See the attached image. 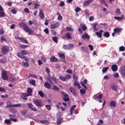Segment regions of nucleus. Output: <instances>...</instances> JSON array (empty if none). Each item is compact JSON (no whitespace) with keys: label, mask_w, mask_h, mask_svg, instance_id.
<instances>
[{"label":"nucleus","mask_w":125,"mask_h":125,"mask_svg":"<svg viewBox=\"0 0 125 125\" xmlns=\"http://www.w3.org/2000/svg\"><path fill=\"white\" fill-rule=\"evenodd\" d=\"M80 83L82 84V85L85 89H87V88L86 85L84 83H83V82H81Z\"/></svg>","instance_id":"3c124183"},{"label":"nucleus","mask_w":125,"mask_h":125,"mask_svg":"<svg viewBox=\"0 0 125 125\" xmlns=\"http://www.w3.org/2000/svg\"><path fill=\"white\" fill-rule=\"evenodd\" d=\"M121 72V74L122 77L125 78V69H121L120 70V72Z\"/></svg>","instance_id":"f8f14e48"},{"label":"nucleus","mask_w":125,"mask_h":125,"mask_svg":"<svg viewBox=\"0 0 125 125\" xmlns=\"http://www.w3.org/2000/svg\"><path fill=\"white\" fill-rule=\"evenodd\" d=\"M125 50V47L123 46H121L119 47V50L120 51H124Z\"/></svg>","instance_id":"4c0bfd02"},{"label":"nucleus","mask_w":125,"mask_h":125,"mask_svg":"<svg viewBox=\"0 0 125 125\" xmlns=\"http://www.w3.org/2000/svg\"><path fill=\"white\" fill-rule=\"evenodd\" d=\"M21 105L20 104H17L13 105V107H20L21 106Z\"/></svg>","instance_id":"603ef678"},{"label":"nucleus","mask_w":125,"mask_h":125,"mask_svg":"<svg viewBox=\"0 0 125 125\" xmlns=\"http://www.w3.org/2000/svg\"><path fill=\"white\" fill-rule=\"evenodd\" d=\"M27 104L28 105V106L29 108L31 109L32 107H33V105L32 104L28 103H27Z\"/></svg>","instance_id":"69168bd1"},{"label":"nucleus","mask_w":125,"mask_h":125,"mask_svg":"<svg viewBox=\"0 0 125 125\" xmlns=\"http://www.w3.org/2000/svg\"><path fill=\"white\" fill-rule=\"evenodd\" d=\"M122 30L121 28L117 27L114 29V31H121Z\"/></svg>","instance_id":"473e14b6"},{"label":"nucleus","mask_w":125,"mask_h":125,"mask_svg":"<svg viewBox=\"0 0 125 125\" xmlns=\"http://www.w3.org/2000/svg\"><path fill=\"white\" fill-rule=\"evenodd\" d=\"M30 83L34 86H35V81L34 80H30L29 81Z\"/></svg>","instance_id":"bb28decb"},{"label":"nucleus","mask_w":125,"mask_h":125,"mask_svg":"<svg viewBox=\"0 0 125 125\" xmlns=\"http://www.w3.org/2000/svg\"><path fill=\"white\" fill-rule=\"evenodd\" d=\"M10 118L9 119H5L4 121L7 124L9 125L10 124L11 121Z\"/></svg>","instance_id":"5701e85b"},{"label":"nucleus","mask_w":125,"mask_h":125,"mask_svg":"<svg viewBox=\"0 0 125 125\" xmlns=\"http://www.w3.org/2000/svg\"><path fill=\"white\" fill-rule=\"evenodd\" d=\"M82 38L83 39L86 38L87 39H89L90 38V36L86 33H85L82 37Z\"/></svg>","instance_id":"9b49d317"},{"label":"nucleus","mask_w":125,"mask_h":125,"mask_svg":"<svg viewBox=\"0 0 125 125\" xmlns=\"http://www.w3.org/2000/svg\"><path fill=\"white\" fill-rule=\"evenodd\" d=\"M34 5L35 6L34 7V8L35 9H36L38 7H39L40 6L39 4H38L37 3H35L34 4Z\"/></svg>","instance_id":"09e8293b"},{"label":"nucleus","mask_w":125,"mask_h":125,"mask_svg":"<svg viewBox=\"0 0 125 125\" xmlns=\"http://www.w3.org/2000/svg\"><path fill=\"white\" fill-rule=\"evenodd\" d=\"M44 85L46 88L48 89H50L51 88V85L48 82H45L44 84Z\"/></svg>","instance_id":"1a4fd4ad"},{"label":"nucleus","mask_w":125,"mask_h":125,"mask_svg":"<svg viewBox=\"0 0 125 125\" xmlns=\"http://www.w3.org/2000/svg\"><path fill=\"white\" fill-rule=\"evenodd\" d=\"M65 5L64 2L63 1H61L59 4V6H64Z\"/></svg>","instance_id":"13d9d810"},{"label":"nucleus","mask_w":125,"mask_h":125,"mask_svg":"<svg viewBox=\"0 0 125 125\" xmlns=\"http://www.w3.org/2000/svg\"><path fill=\"white\" fill-rule=\"evenodd\" d=\"M66 31H74L72 27H67L66 29Z\"/></svg>","instance_id":"cd10ccee"},{"label":"nucleus","mask_w":125,"mask_h":125,"mask_svg":"<svg viewBox=\"0 0 125 125\" xmlns=\"http://www.w3.org/2000/svg\"><path fill=\"white\" fill-rule=\"evenodd\" d=\"M46 108L47 110H50L51 106L50 105H46Z\"/></svg>","instance_id":"e2e57ef3"},{"label":"nucleus","mask_w":125,"mask_h":125,"mask_svg":"<svg viewBox=\"0 0 125 125\" xmlns=\"http://www.w3.org/2000/svg\"><path fill=\"white\" fill-rule=\"evenodd\" d=\"M104 35L106 37H108L109 36V34L108 32H106L104 33Z\"/></svg>","instance_id":"e433bc0d"},{"label":"nucleus","mask_w":125,"mask_h":125,"mask_svg":"<svg viewBox=\"0 0 125 125\" xmlns=\"http://www.w3.org/2000/svg\"><path fill=\"white\" fill-rule=\"evenodd\" d=\"M17 55L19 57L21 58H24V55H23L22 53L20 52L17 53Z\"/></svg>","instance_id":"412c9836"},{"label":"nucleus","mask_w":125,"mask_h":125,"mask_svg":"<svg viewBox=\"0 0 125 125\" xmlns=\"http://www.w3.org/2000/svg\"><path fill=\"white\" fill-rule=\"evenodd\" d=\"M19 25L21 27H22L24 26V25H25L22 22H20L19 24Z\"/></svg>","instance_id":"774afa93"},{"label":"nucleus","mask_w":125,"mask_h":125,"mask_svg":"<svg viewBox=\"0 0 125 125\" xmlns=\"http://www.w3.org/2000/svg\"><path fill=\"white\" fill-rule=\"evenodd\" d=\"M91 2L89 0H88L87 1H85L83 3V5L84 6H87Z\"/></svg>","instance_id":"a878e982"},{"label":"nucleus","mask_w":125,"mask_h":125,"mask_svg":"<svg viewBox=\"0 0 125 125\" xmlns=\"http://www.w3.org/2000/svg\"><path fill=\"white\" fill-rule=\"evenodd\" d=\"M124 16V15H122V17H114V18L115 20H117L118 21H120L123 19Z\"/></svg>","instance_id":"6ab92c4d"},{"label":"nucleus","mask_w":125,"mask_h":125,"mask_svg":"<svg viewBox=\"0 0 125 125\" xmlns=\"http://www.w3.org/2000/svg\"><path fill=\"white\" fill-rule=\"evenodd\" d=\"M21 52L22 54L26 55L28 53V52L26 50H22L21 51Z\"/></svg>","instance_id":"a18cd8bd"},{"label":"nucleus","mask_w":125,"mask_h":125,"mask_svg":"<svg viewBox=\"0 0 125 125\" xmlns=\"http://www.w3.org/2000/svg\"><path fill=\"white\" fill-rule=\"evenodd\" d=\"M103 97V95L101 94L98 93L94 95L93 96V98L96 99H101Z\"/></svg>","instance_id":"423d86ee"},{"label":"nucleus","mask_w":125,"mask_h":125,"mask_svg":"<svg viewBox=\"0 0 125 125\" xmlns=\"http://www.w3.org/2000/svg\"><path fill=\"white\" fill-rule=\"evenodd\" d=\"M1 77L2 78V79L3 80H8V77L6 71H4L2 72Z\"/></svg>","instance_id":"7ed1b4c3"},{"label":"nucleus","mask_w":125,"mask_h":125,"mask_svg":"<svg viewBox=\"0 0 125 125\" xmlns=\"http://www.w3.org/2000/svg\"><path fill=\"white\" fill-rule=\"evenodd\" d=\"M52 40L55 42H57V38L56 37H54L52 38Z\"/></svg>","instance_id":"4d7b16f0"},{"label":"nucleus","mask_w":125,"mask_h":125,"mask_svg":"<svg viewBox=\"0 0 125 125\" xmlns=\"http://www.w3.org/2000/svg\"><path fill=\"white\" fill-rule=\"evenodd\" d=\"M22 64L23 65L24 67H28L29 65L28 63L27 62H22Z\"/></svg>","instance_id":"c03bdc74"},{"label":"nucleus","mask_w":125,"mask_h":125,"mask_svg":"<svg viewBox=\"0 0 125 125\" xmlns=\"http://www.w3.org/2000/svg\"><path fill=\"white\" fill-rule=\"evenodd\" d=\"M60 24V23L59 22H58L54 24L51 25H50V27L51 29H54L58 26Z\"/></svg>","instance_id":"0eeeda50"},{"label":"nucleus","mask_w":125,"mask_h":125,"mask_svg":"<svg viewBox=\"0 0 125 125\" xmlns=\"http://www.w3.org/2000/svg\"><path fill=\"white\" fill-rule=\"evenodd\" d=\"M115 13L117 15H118L121 14V13L120 12V10L119 9H116Z\"/></svg>","instance_id":"72a5a7b5"},{"label":"nucleus","mask_w":125,"mask_h":125,"mask_svg":"<svg viewBox=\"0 0 125 125\" xmlns=\"http://www.w3.org/2000/svg\"><path fill=\"white\" fill-rule=\"evenodd\" d=\"M27 111L26 110H24L21 112V114L22 115H24L27 113Z\"/></svg>","instance_id":"ea45409f"},{"label":"nucleus","mask_w":125,"mask_h":125,"mask_svg":"<svg viewBox=\"0 0 125 125\" xmlns=\"http://www.w3.org/2000/svg\"><path fill=\"white\" fill-rule=\"evenodd\" d=\"M62 16L61 15H58L57 18V19L58 20L61 21L62 20Z\"/></svg>","instance_id":"bf43d9fd"},{"label":"nucleus","mask_w":125,"mask_h":125,"mask_svg":"<svg viewBox=\"0 0 125 125\" xmlns=\"http://www.w3.org/2000/svg\"><path fill=\"white\" fill-rule=\"evenodd\" d=\"M74 81V83L73 84V85L74 86H78L79 85H80V83L77 82V80H75Z\"/></svg>","instance_id":"7c9ffc66"},{"label":"nucleus","mask_w":125,"mask_h":125,"mask_svg":"<svg viewBox=\"0 0 125 125\" xmlns=\"http://www.w3.org/2000/svg\"><path fill=\"white\" fill-rule=\"evenodd\" d=\"M24 11L25 13H30L29 10L27 8H25L24 9Z\"/></svg>","instance_id":"79ce46f5"},{"label":"nucleus","mask_w":125,"mask_h":125,"mask_svg":"<svg viewBox=\"0 0 125 125\" xmlns=\"http://www.w3.org/2000/svg\"><path fill=\"white\" fill-rule=\"evenodd\" d=\"M33 102L38 107H40L42 106V102L41 100H35L33 101Z\"/></svg>","instance_id":"20e7f679"},{"label":"nucleus","mask_w":125,"mask_h":125,"mask_svg":"<svg viewBox=\"0 0 125 125\" xmlns=\"http://www.w3.org/2000/svg\"><path fill=\"white\" fill-rule=\"evenodd\" d=\"M39 15L40 18L42 19H43L44 17V15L43 13H39Z\"/></svg>","instance_id":"49530a36"},{"label":"nucleus","mask_w":125,"mask_h":125,"mask_svg":"<svg viewBox=\"0 0 125 125\" xmlns=\"http://www.w3.org/2000/svg\"><path fill=\"white\" fill-rule=\"evenodd\" d=\"M76 106L75 105L73 106L71 108L70 110V113L69 114L70 115H72L73 113V110H74V108Z\"/></svg>","instance_id":"ddd939ff"},{"label":"nucleus","mask_w":125,"mask_h":125,"mask_svg":"<svg viewBox=\"0 0 125 125\" xmlns=\"http://www.w3.org/2000/svg\"><path fill=\"white\" fill-rule=\"evenodd\" d=\"M81 50L85 52L86 51V48L85 46H82Z\"/></svg>","instance_id":"0e129e2a"},{"label":"nucleus","mask_w":125,"mask_h":125,"mask_svg":"<svg viewBox=\"0 0 125 125\" xmlns=\"http://www.w3.org/2000/svg\"><path fill=\"white\" fill-rule=\"evenodd\" d=\"M69 90L74 95L76 96L77 95V94L75 92V89L72 87H70L69 88Z\"/></svg>","instance_id":"6e6552de"},{"label":"nucleus","mask_w":125,"mask_h":125,"mask_svg":"<svg viewBox=\"0 0 125 125\" xmlns=\"http://www.w3.org/2000/svg\"><path fill=\"white\" fill-rule=\"evenodd\" d=\"M80 92L82 94H83L85 93L86 90L84 89H81L80 90Z\"/></svg>","instance_id":"c9c22d12"},{"label":"nucleus","mask_w":125,"mask_h":125,"mask_svg":"<svg viewBox=\"0 0 125 125\" xmlns=\"http://www.w3.org/2000/svg\"><path fill=\"white\" fill-rule=\"evenodd\" d=\"M32 92V89L30 87L28 88L27 89V92L28 93L31 94Z\"/></svg>","instance_id":"c756f323"},{"label":"nucleus","mask_w":125,"mask_h":125,"mask_svg":"<svg viewBox=\"0 0 125 125\" xmlns=\"http://www.w3.org/2000/svg\"><path fill=\"white\" fill-rule=\"evenodd\" d=\"M50 60L52 62H54V61L56 62L58 61L57 59L54 56L52 57L50 59Z\"/></svg>","instance_id":"a211bd4d"},{"label":"nucleus","mask_w":125,"mask_h":125,"mask_svg":"<svg viewBox=\"0 0 125 125\" xmlns=\"http://www.w3.org/2000/svg\"><path fill=\"white\" fill-rule=\"evenodd\" d=\"M110 106L111 107H114L115 106V102L114 101H112L110 103Z\"/></svg>","instance_id":"393cba45"},{"label":"nucleus","mask_w":125,"mask_h":125,"mask_svg":"<svg viewBox=\"0 0 125 125\" xmlns=\"http://www.w3.org/2000/svg\"><path fill=\"white\" fill-rule=\"evenodd\" d=\"M62 96L64 97L63 98V100L65 101H68L70 100L68 97V95L66 94H65L63 91H62L61 92Z\"/></svg>","instance_id":"f03ea898"},{"label":"nucleus","mask_w":125,"mask_h":125,"mask_svg":"<svg viewBox=\"0 0 125 125\" xmlns=\"http://www.w3.org/2000/svg\"><path fill=\"white\" fill-rule=\"evenodd\" d=\"M68 50H70V49H73V48L74 45L73 44H70L68 45Z\"/></svg>","instance_id":"dca6fc26"},{"label":"nucleus","mask_w":125,"mask_h":125,"mask_svg":"<svg viewBox=\"0 0 125 125\" xmlns=\"http://www.w3.org/2000/svg\"><path fill=\"white\" fill-rule=\"evenodd\" d=\"M59 78L63 81H65L66 80L65 78L61 76H60L59 77Z\"/></svg>","instance_id":"8fccbe9b"},{"label":"nucleus","mask_w":125,"mask_h":125,"mask_svg":"<svg viewBox=\"0 0 125 125\" xmlns=\"http://www.w3.org/2000/svg\"><path fill=\"white\" fill-rule=\"evenodd\" d=\"M23 29L25 31H29L28 27L26 25H25L23 26Z\"/></svg>","instance_id":"2f4dec72"},{"label":"nucleus","mask_w":125,"mask_h":125,"mask_svg":"<svg viewBox=\"0 0 125 125\" xmlns=\"http://www.w3.org/2000/svg\"><path fill=\"white\" fill-rule=\"evenodd\" d=\"M63 48L64 49H65L66 50H68V45L67 46L66 45H64L63 47Z\"/></svg>","instance_id":"338daca9"},{"label":"nucleus","mask_w":125,"mask_h":125,"mask_svg":"<svg viewBox=\"0 0 125 125\" xmlns=\"http://www.w3.org/2000/svg\"><path fill=\"white\" fill-rule=\"evenodd\" d=\"M36 22L34 20H33V21H31L30 20L29 21V23L31 25H32V24L34 23H35Z\"/></svg>","instance_id":"864d4df0"},{"label":"nucleus","mask_w":125,"mask_h":125,"mask_svg":"<svg viewBox=\"0 0 125 125\" xmlns=\"http://www.w3.org/2000/svg\"><path fill=\"white\" fill-rule=\"evenodd\" d=\"M94 19V17L93 16H90L89 18V20L90 21H91L93 20Z\"/></svg>","instance_id":"680f3d73"},{"label":"nucleus","mask_w":125,"mask_h":125,"mask_svg":"<svg viewBox=\"0 0 125 125\" xmlns=\"http://www.w3.org/2000/svg\"><path fill=\"white\" fill-rule=\"evenodd\" d=\"M80 27L83 31H85L87 29V27L85 26L84 24H81Z\"/></svg>","instance_id":"4468645a"},{"label":"nucleus","mask_w":125,"mask_h":125,"mask_svg":"<svg viewBox=\"0 0 125 125\" xmlns=\"http://www.w3.org/2000/svg\"><path fill=\"white\" fill-rule=\"evenodd\" d=\"M62 119V118L59 117L57 120V123L58 125H60L61 123V121Z\"/></svg>","instance_id":"b1692460"},{"label":"nucleus","mask_w":125,"mask_h":125,"mask_svg":"<svg viewBox=\"0 0 125 125\" xmlns=\"http://www.w3.org/2000/svg\"><path fill=\"white\" fill-rule=\"evenodd\" d=\"M42 60L44 62H45L46 61V59L45 57H42Z\"/></svg>","instance_id":"052dcab7"},{"label":"nucleus","mask_w":125,"mask_h":125,"mask_svg":"<svg viewBox=\"0 0 125 125\" xmlns=\"http://www.w3.org/2000/svg\"><path fill=\"white\" fill-rule=\"evenodd\" d=\"M21 98L25 100H27V97L25 95V94L24 93L22 94V95L21 96Z\"/></svg>","instance_id":"c85d7f7f"},{"label":"nucleus","mask_w":125,"mask_h":125,"mask_svg":"<svg viewBox=\"0 0 125 125\" xmlns=\"http://www.w3.org/2000/svg\"><path fill=\"white\" fill-rule=\"evenodd\" d=\"M38 94L42 97H43L44 96V94L42 91H39L38 92Z\"/></svg>","instance_id":"58836bf2"},{"label":"nucleus","mask_w":125,"mask_h":125,"mask_svg":"<svg viewBox=\"0 0 125 125\" xmlns=\"http://www.w3.org/2000/svg\"><path fill=\"white\" fill-rule=\"evenodd\" d=\"M40 122L42 123L43 124L45 123V122H46V124H47L48 123V122L47 121L45 120H41L40 121Z\"/></svg>","instance_id":"6e6d98bb"},{"label":"nucleus","mask_w":125,"mask_h":125,"mask_svg":"<svg viewBox=\"0 0 125 125\" xmlns=\"http://www.w3.org/2000/svg\"><path fill=\"white\" fill-rule=\"evenodd\" d=\"M103 32H96V35L98 37L100 38L102 36V33Z\"/></svg>","instance_id":"aec40b11"},{"label":"nucleus","mask_w":125,"mask_h":125,"mask_svg":"<svg viewBox=\"0 0 125 125\" xmlns=\"http://www.w3.org/2000/svg\"><path fill=\"white\" fill-rule=\"evenodd\" d=\"M52 89L56 91H59V88L55 85H53V87Z\"/></svg>","instance_id":"4be33fe9"},{"label":"nucleus","mask_w":125,"mask_h":125,"mask_svg":"<svg viewBox=\"0 0 125 125\" xmlns=\"http://www.w3.org/2000/svg\"><path fill=\"white\" fill-rule=\"evenodd\" d=\"M59 56L62 59L64 60L65 59V56L63 54H59Z\"/></svg>","instance_id":"f704fd0d"},{"label":"nucleus","mask_w":125,"mask_h":125,"mask_svg":"<svg viewBox=\"0 0 125 125\" xmlns=\"http://www.w3.org/2000/svg\"><path fill=\"white\" fill-rule=\"evenodd\" d=\"M111 88L114 91H116L117 89V87L114 84H112L111 85Z\"/></svg>","instance_id":"f3484780"},{"label":"nucleus","mask_w":125,"mask_h":125,"mask_svg":"<svg viewBox=\"0 0 125 125\" xmlns=\"http://www.w3.org/2000/svg\"><path fill=\"white\" fill-rule=\"evenodd\" d=\"M62 38L63 39L66 38L70 40L71 39H72L71 34L68 32L66 34H64Z\"/></svg>","instance_id":"39448f33"},{"label":"nucleus","mask_w":125,"mask_h":125,"mask_svg":"<svg viewBox=\"0 0 125 125\" xmlns=\"http://www.w3.org/2000/svg\"><path fill=\"white\" fill-rule=\"evenodd\" d=\"M111 69L113 71H115L117 70V66L116 64H113L111 66Z\"/></svg>","instance_id":"9d476101"},{"label":"nucleus","mask_w":125,"mask_h":125,"mask_svg":"<svg viewBox=\"0 0 125 125\" xmlns=\"http://www.w3.org/2000/svg\"><path fill=\"white\" fill-rule=\"evenodd\" d=\"M1 51L3 54L5 55L9 52V49L8 46H3L1 48Z\"/></svg>","instance_id":"f257e3e1"},{"label":"nucleus","mask_w":125,"mask_h":125,"mask_svg":"<svg viewBox=\"0 0 125 125\" xmlns=\"http://www.w3.org/2000/svg\"><path fill=\"white\" fill-rule=\"evenodd\" d=\"M5 14L4 12L2 11H0V17H5Z\"/></svg>","instance_id":"de8ad7c7"},{"label":"nucleus","mask_w":125,"mask_h":125,"mask_svg":"<svg viewBox=\"0 0 125 125\" xmlns=\"http://www.w3.org/2000/svg\"><path fill=\"white\" fill-rule=\"evenodd\" d=\"M81 10V9L80 8L77 7L75 9V10L76 12H77L80 10Z\"/></svg>","instance_id":"5fc2aeb1"},{"label":"nucleus","mask_w":125,"mask_h":125,"mask_svg":"<svg viewBox=\"0 0 125 125\" xmlns=\"http://www.w3.org/2000/svg\"><path fill=\"white\" fill-rule=\"evenodd\" d=\"M11 11L14 14H16L17 11V10H16L15 8L12 9L11 10Z\"/></svg>","instance_id":"37998d69"},{"label":"nucleus","mask_w":125,"mask_h":125,"mask_svg":"<svg viewBox=\"0 0 125 125\" xmlns=\"http://www.w3.org/2000/svg\"><path fill=\"white\" fill-rule=\"evenodd\" d=\"M20 41L22 42H24L26 43H28L27 41L24 38H20Z\"/></svg>","instance_id":"2eb2a0df"},{"label":"nucleus","mask_w":125,"mask_h":125,"mask_svg":"<svg viewBox=\"0 0 125 125\" xmlns=\"http://www.w3.org/2000/svg\"><path fill=\"white\" fill-rule=\"evenodd\" d=\"M108 69V67L104 68L102 70V72L103 73H105L107 70Z\"/></svg>","instance_id":"a19ab883"}]
</instances>
